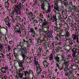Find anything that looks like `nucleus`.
Masks as SVG:
<instances>
[{
  "label": "nucleus",
  "mask_w": 79,
  "mask_h": 79,
  "mask_svg": "<svg viewBox=\"0 0 79 79\" xmlns=\"http://www.w3.org/2000/svg\"><path fill=\"white\" fill-rule=\"evenodd\" d=\"M15 12H14V11H12L11 13H10V12H9V14L11 18H13L14 16L15 15L14 14Z\"/></svg>",
  "instance_id": "obj_18"
},
{
  "label": "nucleus",
  "mask_w": 79,
  "mask_h": 79,
  "mask_svg": "<svg viewBox=\"0 0 79 79\" xmlns=\"http://www.w3.org/2000/svg\"><path fill=\"white\" fill-rule=\"evenodd\" d=\"M42 73L43 74H44L45 76H47V73L45 71H43Z\"/></svg>",
  "instance_id": "obj_42"
},
{
  "label": "nucleus",
  "mask_w": 79,
  "mask_h": 79,
  "mask_svg": "<svg viewBox=\"0 0 79 79\" xmlns=\"http://www.w3.org/2000/svg\"><path fill=\"white\" fill-rule=\"evenodd\" d=\"M4 69H5L6 70H7V73H8V72L9 71H8V66H6L5 67V68H4Z\"/></svg>",
  "instance_id": "obj_37"
},
{
  "label": "nucleus",
  "mask_w": 79,
  "mask_h": 79,
  "mask_svg": "<svg viewBox=\"0 0 79 79\" xmlns=\"http://www.w3.org/2000/svg\"><path fill=\"white\" fill-rule=\"evenodd\" d=\"M42 30L41 28L39 29V32L40 33L41 32H42Z\"/></svg>",
  "instance_id": "obj_56"
},
{
  "label": "nucleus",
  "mask_w": 79,
  "mask_h": 79,
  "mask_svg": "<svg viewBox=\"0 0 79 79\" xmlns=\"http://www.w3.org/2000/svg\"><path fill=\"white\" fill-rule=\"evenodd\" d=\"M9 21L10 20H9V19L8 18H7L6 19V21H5L6 23L9 22Z\"/></svg>",
  "instance_id": "obj_40"
},
{
  "label": "nucleus",
  "mask_w": 79,
  "mask_h": 79,
  "mask_svg": "<svg viewBox=\"0 0 79 79\" xmlns=\"http://www.w3.org/2000/svg\"><path fill=\"white\" fill-rule=\"evenodd\" d=\"M32 73V71L31 70V69L29 70V72L28 71H24V74L25 76H26V77L28 76V78L29 77V76H30V74H31Z\"/></svg>",
  "instance_id": "obj_4"
},
{
  "label": "nucleus",
  "mask_w": 79,
  "mask_h": 79,
  "mask_svg": "<svg viewBox=\"0 0 79 79\" xmlns=\"http://www.w3.org/2000/svg\"><path fill=\"white\" fill-rule=\"evenodd\" d=\"M35 64L36 66L37 67H40L39 64L38 63V60H36L34 61Z\"/></svg>",
  "instance_id": "obj_21"
},
{
  "label": "nucleus",
  "mask_w": 79,
  "mask_h": 79,
  "mask_svg": "<svg viewBox=\"0 0 79 79\" xmlns=\"http://www.w3.org/2000/svg\"><path fill=\"white\" fill-rule=\"evenodd\" d=\"M41 77L43 79V78H44V75H42L41 76Z\"/></svg>",
  "instance_id": "obj_62"
},
{
  "label": "nucleus",
  "mask_w": 79,
  "mask_h": 79,
  "mask_svg": "<svg viewBox=\"0 0 79 79\" xmlns=\"http://www.w3.org/2000/svg\"><path fill=\"white\" fill-rule=\"evenodd\" d=\"M20 9H19L17 7H15V11L14 12H15L17 15H21V10H20Z\"/></svg>",
  "instance_id": "obj_7"
},
{
  "label": "nucleus",
  "mask_w": 79,
  "mask_h": 79,
  "mask_svg": "<svg viewBox=\"0 0 79 79\" xmlns=\"http://www.w3.org/2000/svg\"><path fill=\"white\" fill-rule=\"evenodd\" d=\"M59 63V62L58 63V62H56V63H55L56 65V66L57 67H59V66H59V64H58V63Z\"/></svg>",
  "instance_id": "obj_49"
},
{
  "label": "nucleus",
  "mask_w": 79,
  "mask_h": 79,
  "mask_svg": "<svg viewBox=\"0 0 79 79\" xmlns=\"http://www.w3.org/2000/svg\"><path fill=\"white\" fill-rule=\"evenodd\" d=\"M37 69L36 70V73L37 74H40V73H41V71H42V69L40 68V67H37Z\"/></svg>",
  "instance_id": "obj_10"
},
{
  "label": "nucleus",
  "mask_w": 79,
  "mask_h": 79,
  "mask_svg": "<svg viewBox=\"0 0 79 79\" xmlns=\"http://www.w3.org/2000/svg\"><path fill=\"white\" fill-rule=\"evenodd\" d=\"M38 19H39V21L40 23H44V22H43V20L40 18H38Z\"/></svg>",
  "instance_id": "obj_29"
},
{
  "label": "nucleus",
  "mask_w": 79,
  "mask_h": 79,
  "mask_svg": "<svg viewBox=\"0 0 79 79\" xmlns=\"http://www.w3.org/2000/svg\"><path fill=\"white\" fill-rule=\"evenodd\" d=\"M48 23L47 22V21L45 19H44L43 21V22L42 23L41 26H42V29L43 30H44V28H46L47 29V31H44L45 32H48L49 29H50V26L49 25H47Z\"/></svg>",
  "instance_id": "obj_2"
},
{
  "label": "nucleus",
  "mask_w": 79,
  "mask_h": 79,
  "mask_svg": "<svg viewBox=\"0 0 79 79\" xmlns=\"http://www.w3.org/2000/svg\"><path fill=\"white\" fill-rule=\"evenodd\" d=\"M41 8L44 10H45V4L44 3H42L41 5Z\"/></svg>",
  "instance_id": "obj_22"
},
{
  "label": "nucleus",
  "mask_w": 79,
  "mask_h": 79,
  "mask_svg": "<svg viewBox=\"0 0 79 79\" xmlns=\"http://www.w3.org/2000/svg\"><path fill=\"white\" fill-rule=\"evenodd\" d=\"M1 71V72L3 73H6V70H5V68L3 67H2Z\"/></svg>",
  "instance_id": "obj_20"
},
{
  "label": "nucleus",
  "mask_w": 79,
  "mask_h": 79,
  "mask_svg": "<svg viewBox=\"0 0 79 79\" xmlns=\"http://www.w3.org/2000/svg\"><path fill=\"white\" fill-rule=\"evenodd\" d=\"M5 58V56H4V54L3 53H0V58H3L4 59Z\"/></svg>",
  "instance_id": "obj_19"
},
{
  "label": "nucleus",
  "mask_w": 79,
  "mask_h": 79,
  "mask_svg": "<svg viewBox=\"0 0 79 79\" xmlns=\"http://www.w3.org/2000/svg\"><path fill=\"white\" fill-rule=\"evenodd\" d=\"M20 67L21 68V69H20V71H24L25 69L23 65V66H22Z\"/></svg>",
  "instance_id": "obj_31"
},
{
  "label": "nucleus",
  "mask_w": 79,
  "mask_h": 79,
  "mask_svg": "<svg viewBox=\"0 0 79 79\" xmlns=\"http://www.w3.org/2000/svg\"><path fill=\"white\" fill-rule=\"evenodd\" d=\"M21 54L23 58V60L19 61H18L19 66V67L23 66V64L24 63V61L26 59V51L23 48H21L20 49Z\"/></svg>",
  "instance_id": "obj_1"
},
{
  "label": "nucleus",
  "mask_w": 79,
  "mask_h": 79,
  "mask_svg": "<svg viewBox=\"0 0 79 79\" xmlns=\"http://www.w3.org/2000/svg\"><path fill=\"white\" fill-rule=\"evenodd\" d=\"M42 56H43V58L44 60H47V59H48V57H47V56H46V55H43Z\"/></svg>",
  "instance_id": "obj_28"
},
{
  "label": "nucleus",
  "mask_w": 79,
  "mask_h": 79,
  "mask_svg": "<svg viewBox=\"0 0 79 79\" xmlns=\"http://www.w3.org/2000/svg\"><path fill=\"white\" fill-rule=\"evenodd\" d=\"M3 78H4V79H7V76H4Z\"/></svg>",
  "instance_id": "obj_58"
},
{
  "label": "nucleus",
  "mask_w": 79,
  "mask_h": 79,
  "mask_svg": "<svg viewBox=\"0 0 79 79\" xmlns=\"http://www.w3.org/2000/svg\"><path fill=\"white\" fill-rule=\"evenodd\" d=\"M53 18L54 19H55V21H56V17L53 16Z\"/></svg>",
  "instance_id": "obj_54"
},
{
  "label": "nucleus",
  "mask_w": 79,
  "mask_h": 79,
  "mask_svg": "<svg viewBox=\"0 0 79 79\" xmlns=\"http://www.w3.org/2000/svg\"><path fill=\"white\" fill-rule=\"evenodd\" d=\"M45 11L46 13H48V12H50V11H51V7H50V4L48 5V10H45Z\"/></svg>",
  "instance_id": "obj_16"
},
{
  "label": "nucleus",
  "mask_w": 79,
  "mask_h": 79,
  "mask_svg": "<svg viewBox=\"0 0 79 79\" xmlns=\"http://www.w3.org/2000/svg\"><path fill=\"white\" fill-rule=\"evenodd\" d=\"M71 54H69V55H68V58H71Z\"/></svg>",
  "instance_id": "obj_55"
},
{
  "label": "nucleus",
  "mask_w": 79,
  "mask_h": 79,
  "mask_svg": "<svg viewBox=\"0 0 79 79\" xmlns=\"http://www.w3.org/2000/svg\"><path fill=\"white\" fill-rule=\"evenodd\" d=\"M60 57L58 56H56L54 57V59L56 61L55 63L58 62V63L60 62Z\"/></svg>",
  "instance_id": "obj_11"
},
{
  "label": "nucleus",
  "mask_w": 79,
  "mask_h": 79,
  "mask_svg": "<svg viewBox=\"0 0 79 79\" xmlns=\"http://www.w3.org/2000/svg\"><path fill=\"white\" fill-rule=\"evenodd\" d=\"M29 15L30 16H33V14H32V12H30L29 13Z\"/></svg>",
  "instance_id": "obj_41"
},
{
  "label": "nucleus",
  "mask_w": 79,
  "mask_h": 79,
  "mask_svg": "<svg viewBox=\"0 0 79 79\" xmlns=\"http://www.w3.org/2000/svg\"><path fill=\"white\" fill-rule=\"evenodd\" d=\"M69 5H72V0H69Z\"/></svg>",
  "instance_id": "obj_44"
},
{
  "label": "nucleus",
  "mask_w": 79,
  "mask_h": 79,
  "mask_svg": "<svg viewBox=\"0 0 79 79\" xmlns=\"http://www.w3.org/2000/svg\"><path fill=\"white\" fill-rule=\"evenodd\" d=\"M70 40H71L69 39L66 38V40H65V42H67V43H69V41Z\"/></svg>",
  "instance_id": "obj_32"
},
{
  "label": "nucleus",
  "mask_w": 79,
  "mask_h": 79,
  "mask_svg": "<svg viewBox=\"0 0 79 79\" xmlns=\"http://www.w3.org/2000/svg\"><path fill=\"white\" fill-rule=\"evenodd\" d=\"M16 48H15L14 49V52L13 53L14 54V55L15 56V57L16 58V59H18V54L15 52V50H16Z\"/></svg>",
  "instance_id": "obj_15"
},
{
  "label": "nucleus",
  "mask_w": 79,
  "mask_h": 79,
  "mask_svg": "<svg viewBox=\"0 0 79 79\" xmlns=\"http://www.w3.org/2000/svg\"><path fill=\"white\" fill-rule=\"evenodd\" d=\"M43 61V63L44 67H45V66H46V67H48L49 64L47 62V61L45 60H44Z\"/></svg>",
  "instance_id": "obj_12"
},
{
  "label": "nucleus",
  "mask_w": 79,
  "mask_h": 79,
  "mask_svg": "<svg viewBox=\"0 0 79 79\" xmlns=\"http://www.w3.org/2000/svg\"><path fill=\"white\" fill-rule=\"evenodd\" d=\"M34 5H37V1H35V3L34 4Z\"/></svg>",
  "instance_id": "obj_61"
},
{
  "label": "nucleus",
  "mask_w": 79,
  "mask_h": 79,
  "mask_svg": "<svg viewBox=\"0 0 79 79\" xmlns=\"http://www.w3.org/2000/svg\"><path fill=\"white\" fill-rule=\"evenodd\" d=\"M0 49H3V45H0Z\"/></svg>",
  "instance_id": "obj_45"
},
{
  "label": "nucleus",
  "mask_w": 79,
  "mask_h": 79,
  "mask_svg": "<svg viewBox=\"0 0 79 79\" xmlns=\"http://www.w3.org/2000/svg\"><path fill=\"white\" fill-rule=\"evenodd\" d=\"M15 30L17 32V33H21V31L20 30V28L18 25H16L15 27Z\"/></svg>",
  "instance_id": "obj_6"
},
{
  "label": "nucleus",
  "mask_w": 79,
  "mask_h": 79,
  "mask_svg": "<svg viewBox=\"0 0 79 79\" xmlns=\"http://www.w3.org/2000/svg\"><path fill=\"white\" fill-rule=\"evenodd\" d=\"M39 16L41 18H44V16H43L42 14H40L39 15Z\"/></svg>",
  "instance_id": "obj_43"
},
{
  "label": "nucleus",
  "mask_w": 79,
  "mask_h": 79,
  "mask_svg": "<svg viewBox=\"0 0 79 79\" xmlns=\"http://www.w3.org/2000/svg\"><path fill=\"white\" fill-rule=\"evenodd\" d=\"M41 2L45 5V4H46L47 3L48 1L47 0H41Z\"/></svg>",
  "instance_id": "obj_24"
},
{
  "label": "nucleus",
  "mask_w": 79,
  "mask_h": 79,
  "mask_svg": "<svg viewBox=\"0 0 79 79\" xmlns=\"http://www.w3.org/2000/svg\"><path fill=\"white\" fill-rule=\"evenodd\" d=\"M6 23L8 27L10 28V27H11V23L10 22H6Z\"/></svg>",
  "instance_id": "obj_26"
},
{
  "label": "nucleus",
  "mask_w": 79,
  "mask_h": 79,
  "mask_svg": "<svg viewBox=\"0 0 79 79\" xmlns=\"http://www.w3.org/2000/svg\"><path fill=\"white\" fill-rule=\"evenodd\" d=\"M9 5H10V4H9V2H8V0L7 2H5V7L6 8V7L9 6Z\"/></svg>",
  "instance_id": "obj_23"
},
{
  "label": "nucleus",
  "mask_w": 79,
  "mask_h": 79,
  "mask_svg": "<svg viewBox=\"0 0 79 79\" xmlns=\"http://www.w3.org/2000/svg\"><path fill=\"white\" fill-rule=\"evenodd\" d=\"M30 32L31 33H33V34H34L35 33V31L34 29L31 28L30 29Z\"/></svg>",
  "instance_id": "obj_27"
},
{
  "label": "nucleus",
  "mask_w": 79,
  "mask_h": 79,
  "mask_svg": "<svg viewBox=\"0 0 79 79\" xmlns=\"http://www.w3.org/2000/svg\"><path fill=\"white\" fill-rule=\"evenodd\" d=\"M77 37V34H76V33H75V34H72V37L74 40L76 39V37Z\"/></svg>",
  "instance_id": "obj_17"
},
{
  "label": "nucleus",
  "mask_w": 79,
  "mask_h": 79,
  "mask_svg": "<svg viewBox=\"0 0 79 79\" xmlns=\"http://www.w3.org/2000/svg\"><path fill=\"white\" fill-rule=\"evenodd\" d=\"M29 41L30 42L31 44V43H32V40L31 39H29Z\"/></svg>",
  "instance_id": "obj_59"
},
{
  "label": "nucleus",
  "mask_w": 79,
  "mask_h": 79,
  "mask_svg": "<svg viewBox=\"0 0 79 79\" xmlns=\"http://www.w3.org/2000/svg\"><path fill=\"white\" fill-rule=\"evenodd\" d=\"M37 42H38V43H41L42 42L41 41V40L40 39H38L37 40Z\"/></svg>",
  "instance_id": "obj_46"
},
{
  "label": "nucleus",
  "mask_w": 79,
  "mask_h": 79,
  "mask_svg": "<svg viewBox=\"0 0 79 79\" xmlns=\"http://www.w3.org/2000/svg\"><path fill=\"white\" fill-rule=\"evenodd\" d=\"M77 27H76L75 26L73 28V30H77Z\"/></svg>",
  "instance_id": "obj_51"
},
{
  "label": "nucleus",
  "mask_w": 79,
  "mask_h": 79,
  "mask_svg": "<svg viewBox=\"0 0 79 79\" xmlns=\"http://www.w3.org/2000/svg\"><path fill=\"white\" fill-rule=\"evenodd\" d=\"M12 48V47L10 45H8L7 46V50L8 51H6V56L7 58L10 60L11 59V54L10 52V51L11 50Z\"/></svg>",
  "instance_id": "obj_3"
},
{
  "label": "nucleus",
  "mask_w": 79,
  "mask_h": 79,
  "mask_svg": "<svg viewBox=\"0 0 79 79\" xmlns=\"http://www.w3.org/2000/svg\"><path fill=\"white\" fill-rule=\"evenodd\" d=\"M69 43L70 45H72L73 44V41H71V40H70V41H69Z\"/></svg>",
  "instance_id": "obj_39"
},
{
  "label": "nucleus",
  "mask_w": 79,
  "mask_h": 79,
  "mask_svg": "<svg viewBox=\"0 0 79 79\" xmlns=\"http://www.w3.org/2000/svg\"><path fill=\"white\" fill-rule=\"evenodd\" d=\"M64 5H66L68 3V1L66 0H65L64 1Z\"/></svg>",
  "instance_id": "obj_33"
},
{
  "label": "nucleus",
  "mask_w": 79,
  "mask_h": 79,
  "mask_svg": "<svg viewBox=\"0 0 79 79\" xmlns=\"http://www.w3.org/2000/svg\"><path fill=\"white\" fill-rule=\"evenodd\" d=\"M17 7L19 9H21V8L23 7V5L21 2H19L18 5H15V7Z\"/></svg>",
  "instance_id": "obj_8"
},
{
  "label": "nucleus",
  "mask_w": 79,
  "mask_h": 79,
  "mask_svg": "<svg viewBox=\"0 0 79 79\" xmlns=\"http://www.w3.org/2000/svg\"><path fill=\"white\" fill-rule=\"evenodd\" d=\"M53 58V54L51 53L50 54V55L49 56V59L50 61H52Z\"/></svg>",
  "instance_id": "obj_13"
},
{
  "label": "nucleus",
  "mask_w": 79,
  "mask_h": 79,
  "mask_svg": "<svg viewBox=\"0 0 79 79\" xmlns=\"http://www.w3.org/2000/svg\"><path fill=\"white\" fill-rule=\"evenodd\" d=\"M65 36H66V37H69L70 36V33L69 32V31H66Z\"/></svg>",
  "instance_id": "obj_25"
},
{
  "label": "nucleus",
  "mask_w": 79,
  "mask_h": 79,
  "mask_svg": "<svg viewBox=\"0 0 79 79\" xmlns=\"http://www.w3.org/2000/svg\"><path fill=\"white\" fill-rule=\"evenodd\" d=\"M24 71L23 72L22 74L19 73L18 74V76L20 79H21L23 77V76H24L25 77H26V76L25 75V73L24 74Z\"/></svg>",
  "instance_id": "obj_9"
},
{
  "label": "nucleus",
  "mask_w": 79,
  "mask_h": 79,
  "mask_svg": "<svg viewBox=\"0 0 79 79\" xmlns=\"http://www.w3.org/2000/svg\"><path fill=\"white\" fill-rule=\"evenodd\" d=\"M0 77H2V73L0 72Z\"/></svg>",
  "instance_id": "obj_57"
},
{
  "label": "nucleus",
  "mask_w": 79,
  "mask_h": 79,
  "mask_svg": "<svg viewBox=\"0 0 79 79\" xmlns=\"http://www.w3.org/2000/svg\"><path fill=\"white\" fill-rule=\"evenodd\" d=\"M72 70L70 71V72L69 73V75H71L72 76L73 75V72H72Z\"/></svg>",
  "instance_id": "obj_47"
},
{
  "label": "nucleus",
  "mask_w": 79,
  "mask_h": 79,
  "mask_svg": "<svg viewBox=\"0 0 79 79\" xmlns=\"http://www.w3.org/2000/svg\"><path fill=\"white\" fill-rule=\"evenodd\" d=\"M59 18L60 19H61V18H61V15H60L59 16Z\"/></svg>",
  "instance_id": "obj_60"
},
{
  "label": "nucleus",
  "mask_w": 79,
  "mask_h": 79,
  "mask_svg": "<svg viewBox=\"0 0 79 79\" xmlns=\"http://www.w3.org/2000/svg\"><path fill=\"white\" fill-rule=\"evenodd\" d=\"M72 76L71 77V79H74V75H71Z\"/></svg>",
  "instance_id": "obj_50"
},
{
  "label": "nucleus",
  "mask_w": 79,
  "mask_h": 79,
  "mask_svg": "<svg viewBox=\"0 0 79 79\" xmlns=\"http://www.w3.org/2000/svg\"><path fill=\"white\" fill-rule=\"evenodd\" d=\"M48 77H49L50 79H51V77L52 76V75L51 74H49L48 75Z\"/></svg>",
  "instance_id": "obj_52"
},
{
  "label": "nucleus",
  "mask_w": 79,
  "mask_h": 79,
  "mask_svg": "<svg viewBox=\"0 0 79 79\" xmlns=\"http://www.w3.org/2000/svg\"><path fill=\"white\" fill-rule=\"evenodd\" d=\"M37 56L34 57V61L38 60H37Z\"/></svg>",
  "instance_id": "obj_48"
},
{
  "label": "nucleus",
  "mask_w": 79,
  "mask_h": 79,
  "mask_svg": "<svg viewBox=\"0 0 79 79\" xmlns=\"http://www.w3.org/2000/svg\"><path fill=\"white\" fill-rule=\"evenodd\" d=\"M35 30H36V31H37V29H38V28H37V27H35Z\"/></svg>",
  "instance_id": "obj_64"
},
{
  "label": "nucleus",
  "mask_w": 79,
  "mask_h": 79,
  "mask_svg": "<svg viewBox=\"0 0 79 79\" xmlns=\"http://www.w3.org/2000/svg\"><path fill=\"white\" fill-rule=\"evenodd\" d=\"M78 35H77V44H79V38L78 37Z\"/></svg>",
  "instance_id": "obj_35"
},
{
  "label": "nucleus",
  "mask_w": 79,
  "mask_h": 79,
  "mask_svg": "<svg viewBox=\"0 0 79 79\" xmlns=\"http://www.w3.org/2000/svg\"><path fill=\"white\" fill-rule=\"evenodd\" d=\"M38 50H40V51H41V50H42V47L41 46H39L38 48Z\"/></svg>",
  "instance_id": "obj_38"
},
{
  "label": "nucleus",
  "mask_w": 79,
  "mask_h": 79,
  "mask_svg": "<svg viewBox=\"0 0 79 79\" xmlns=\"http://www.w3.org/2000/svg\"><path fill=\"white\" fill-rule=\"evenodd\" d=\"M72 52H73V53H77L79 52V49L76 48H74L72 50Z\"/></svg>",
  "instance_id": "obj_14"
},
{
  "label": "nucleus",
  "mask_w": 79,
  "mask_h": 79,
  "mask_svg": "<svg viewBox=\"0 0 79 79\" xmlns=\"http://www.w3.org/2000/svg\"><path fill=\"white\" fill-rule=\"evenodd\" d=\"M76 53H74L72 55V56H73V57H76Z\"/></svg>",
  "instance_id": "obj_53"
},
{
  "label": "nucleus",
  "mask_w": 79,
  "mask_h": 79,
  "mask_svg": "<svg viewBox=\"0 0 79 79\" xmlns=\"http://www.w3.org/2000/svg\"><path fill=\"white\" fill-rule=\"evenodd\" d=\"M54 9L53 10V11L56 13V11H58L59 10V7L58 5L55 3L54 6Z\"/></svg>",
  "instance_id": "obj_5"
},
{
  "label": "nucleus",
  "mask_w": 79,
  "mask_h": 79,
  "mask_svg": "<svg viewBox=\"0 0 79 79\" xmlns=\"http://www.w3.org/2000/svg\"><path fill=\"white\" fill-rule=\"evenodd\" d=\"M39 23V22L38 21L35 19L33 20V22H32V23L33 24H35V23Z\"/></svg>",
  "instance_id": "obj_30"
},
{
  "label": "nucleus",
  "mask_w": 79,
  "mask_h": 79,
  "mask_svg": "<svg viewBox=\"0 0 79 79\" xmlns=\"http://www.w3.org/2000/svg\"><path fill=\"white\" fill-rule=\"evenodd\" d=\"M11 2L12 3H15L17 2V0H11Z\"/></svg>",
  "instance_id": "obj_34"
},
{
  "label": "nucleus",
  "mask_w": 79,
  "mask_h": 79,
  "mask_svg": "<svg viewBox=\"0 0 79 79\" xmlns=\"http://www.w3.org/2000/svg\"><path fill=\"white\" fill-rule=\"evenodd\" d=\"M74 8L75 10H78V9L77 7H74Z\"/></svg>",
  "instance_id": "obj_63"
},
{
  "label": "nucleus",
  "mask_w": 79,
  "mask_h": 79,
  "mask_svg": "<svg viewBox=\"0 0 79 79\" xmlns=\"http://www.w3.org/2000/svg\"><path fill=\"white\" fill-rule=\"evenodd\" d=\"M69 63V61H68L67 62H65L64 63V64L65 65H67L68 63Z\"/></svg>",
  "instance_id": "obj_36"
}]
</instances>
